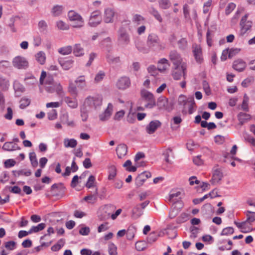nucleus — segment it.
<instances>
[{"instance_id":"obj_1","label":"nucleus","mask_w":255,"mask_h":255,"mask_svg":"<svg viewBox=\"0 0 255 255\" xmlns=\"http://www.w3.org/2000/svg\"><path fill=\"white\" fill-rule=\"evenodd\" d=\"M178 103L183 106L182 113L184 114H192L195 111L196 104L193 97L187 98L185 95H181L178 98Z\"/></svg>"},{"instance_id":"obj_2","label":"nucleus","mask_w":255,"mask_h":255,"mask_svg":"<svg viewBox=\"0 0 255 255\" xmlns=\"http://www.w3.org/2000/svg\"><path fill=\"white\" fill-rule=\"evenodd\" d=\"M146 43L150 48L155 47L157 50H163L165 48V45L161 42L158 35L154 33L148 35Z\"/></svg>"},{"instance_id":"obj_3","label":"nucleus","mask_w":255,"mask_h":255,"mask_svg":"<svg viewBox=\"0 0 255 255\" xmlns=\"http://www.w3.org/2000/svg\"><path fill=\"white\" fill-rule=\"evenodd\" d=\"M68 16L71 22V25L75 28H80L84 25V19L79 13L74 10L68 12Z\"/></svg>"},{"instance_id":"obj_4","label":"nucleus","mask_w":255,"mask_h":255,"mask_svg":"<svg viewBox=\"0 0 255 255\" xmlns=\"http://www.w3.org/2000/svg\"><path fill=\"white\" fill-rule=\"evenodd\" d=\"M140 96L141 99L147 103L145 108L151 109L156 106L155 98L152 93L143 89L140 91Z\"/></svg>"},{"instance_id":"obj_5","label":"nucleus","mask_w":255,"mask_h":255,"mask_svg":"<svg viewBox=\"0 0 255 255\" xmlns=\"http://www.w3.org/2000/svg\"><path fill=\"white\" fill-rule=\"evenodd\" d=\"M173 78L175 80H179L183 76V79L187 77V65H182L179 67H173L171 72Z\"/></svg>"},{"instance_id":"obj_6","label":"nucleus","mask_w":255,"mask_h":255,"mask_svg":"<svg viewBox=\"0 0 255 255\" xmlns=\"http://www.w3.org/2000/svg\"><path fill=\"white\" fill-rule=\"evenodd\" d=\"M169 58L173 64V67H179L182 65H187L185 62L183 61L180 54L176 51H171L169 54Z\"/></svg>"},{"instance_id":"obj_7","label":"nucleus","mask_w":255,"mask_h":255,"mask_svg":"<svg viewBox=\"0 0 255 255\" xmlns=\"http://www.w3.org/2000/svg\"><path fill=\"white\" fill-rule=\"evenodd\" d=\"M103 98L101 95H96L95 96H89L85 100V104L95 109L100 107L102 104Z\"/></svg>"},{"instance_id":"obj_8","label":"nucleus","mask_w":255,"mask_h":255,"mask_svg":"<svg viewBox=\"0 0 255 255\" xmlns=\"http://www.w3.org/2000/svg\"><path fill=\"white\" fill-rule=\"evenodd\" d=\"M118 42L122 45H127L130 42V37L127 31L122 28L119 31Z\"/></svg>"},{"instance_id":"obj_9","label":"nucleus","mask_w":255,"mask_h":255,"mask_svg":"<svg viewBox=\"0 0 255 255\" xmlns=\"http://www.w3.org/2000/svg\"><path fill=\"white\" fill-rule=\"evenodd\" d=\"M13 66L19 69H26L28 66V62L23 57L18 56L12 60Z\"/></svg>"},{"instance_id":"obj_10","label":"nucleus","mask_w":255,"mask_h":255,"mask_svg":"<svg viewBox=\"0 0 255 255\" xmlns=\"http://www.w3.org/2000/svg\"><path fill=\"white\" fill-rule=\"evenodd\" d=\"M101 21V13L100 10H97L91 13L89 20V24L91 26L95 27L99 24Z\"/></svg>"},{"instance_id":"obj_11","label":"nucleus","mask_w":255,"mask_h":255,"mask_svg":"<svg viewBox=\"0 0 255 255\" xmlns=\"http://www.w3.org/2000/svg\"><path fill=\"white\" fill-rule=\"evenodd\" d=\"M157 106L160 110H165L169 111L172 109L171 103H169L168 99L163 96L158 98Z\"/></svg>"},{"instance_id":"obj_12","label":"nucleus","mask_w":255,"mask_h":255,"mask_svg":"<svg viewBox=\"0 0 255 255\" xmlns=\"http://www.w3.org/2000/svg\"><path fill=\"white\" fill-rule=\"evenodd\" d=\"M248 15L246 14L242 17L240 22L241 26V33L242 35L245 34L252 26V22L251 21H247Z\"/></svg>"},{"instance_id":"obj_13","label":"nucleus","mask_w":255,"mask_h":255,"mask_svg":"<svg viewBox=\"0 0 255 255\" xmlns=\"http://www.w3.org/2000/svg\"><path fill=\"white\" fill-rule=\"evenodd\" d=\"M183 203L181 201H178L172 205V209L169 213V217L170 219H173L178 215L179 210L183 207Z\"/></svg>"},{"instance_id":"obj_14","label":"nucleus","mask_w":255,"mask_h":255,"mask_svg":"<svg viewBox=\"0 0 255 255\" xmlns=\"http://www.w3.org/2000/svg\"><path fill=\"white\" fill-rule=\"evenodd\" d=\"M46 90L49 93H53L55 92L59 96L63 94L64 91L62 86L59 83H55L53 86H47Z\"/></svg>"},{"instance_id":"obj_15","label":"nucleus","mask_w":255,"mask_h":255,"mask_svg":"<svg viewBox=\"0 0 255 255\" xmlns=\"http://www.w3.org/2000/svg\"><path fill=\"white\" fill-rule=\"evenodd\" d=\"M130 81L127 77H122L120 78L116 84L117 88L119 89L124 90L129 87Z\"/></svg>"},{"instance_id":"obj_16","label":"nucleus","mask_w":255,"mask_h":255,"mask_svg":"<svg viewBox=\"0 0 255 255\" xmlns=\"http://www.w3.org/2000/svg\"><path fill=\"white\" fill-rule=\"evenodd\" d=\"M113 106L109 103L105 112L99 115L100 120L102 121L107 120L111 116L113 112Z\"/></svg>"},{"instance_id":"obj_17","label":"nucleus","mask_w":255,"mask_h":255,"mask_svg":"<svg viewBox=\"0 0 255 255\" xmlns=\"http://www.w3.org/2000/svg\"><path fill=\"white\" fill-rule=\"evenodd\" d=\"M160 126L161 123L158 121H151L146 127V132L149 134H152L154 133Z\"/></svg>"},{"instance_id":"obj_18","label":"nucleus","mask_w":255,"mask_h":255,"mask_svg":"<svg viewBox=\"0 0 255 255\" xmlns=\"http://www.w3.org/2000/svg\"><path fill=\"white\" fill-rule=\"evenodd\" d=\"M194 56L197 62L201 63L203 60L202 49L200 46L195 45L193 47Z\"/></svg>"},{"instance_id":"obj_19","label":"nucleus","mask_w":255,"mask_h":255,"mask_svg":"<svg viewBox=\"0 0 255 255\" xmlns=\"http://www.w3.org/2000/svg\"><path fill=\"white\" fill-rule=\"evenodd\" d=\"M223 174L221 170L218 168L213 169V176L211 180L213 184L218 183L222 178Z\"/></svg>"},{"instance_id":"obj_20","label":"nucleus","mask_w":255,"mask_h":255,"mask_svg":"<svg viewBox=\"0 0 255 255\" xmlns=\"http://www.w3.org/2000/svg\"><path fill=\"white\" fill-rule=\"evenodd\" d=\"M115 12L111 8H108L105 9L104 16V21L106 23L112 22Z\"/></svg>"},{"instance_id":"obj_21","label":"nucleus","mask_w":255,"mask_h":255,"mask_svg":"<svg viewBox=\"0 0 255 255\" xmlns=\"http://www.w3.org/2000/svg\"><path fill=\"white\" fill-rule=\"evenodd\" d=\"M128 147L125 144H119L116 148V152L119 158L124 157L127 153Z\"/></svg>"},{"instance_id":"obj_22","label":"nucleus","mask_w":255,"mask_h":255,"mask_svg":"<svg viewBox=\"0 0 255 255\" xmlns=\"http://www.w3.org/2000/svg\"><path fill=\"white\" fill-rule=\"evenodd\" d=\"M246 67V62L242 59H239L234 62L233 67L238 71H243Z\"/></svg>"},{"instance_id":"obj_23","label":"nucleus","mask_w":255,"mask_h":255,"mask_svg":"<svg viewBox=\"0 0 255 255\" xmlns=\"http://www.w3.org/2000/svg\"><path fill=\"white\" fill-rule=\"evenodd\" d=\"M2 148L4 150L8 151L20 149V147H18V145L13 142H5L3 145Z\"/></svg>"},{"instance_id":"obj_24","label":"nucleus","mask_w":255,"mask_h":255,"mask_svg":"<svg viewBox=\"0 0 255 255\" xmlns=\"http://www.w3.org/2000/svg\"><path fill=\"white\" fill-rule=\"evenodd\" d=\"M157 66L159 71H165L169 67L168 60L165 58L161 59L158 62Z\"/></svg>"},{"instance_id":"obj_25","label":"nucleus","mask_w":255,"mask_h":255,"mask_svg":"<svg viewBox=\"0 0 255 255\" xmlns=\"http://www.w3.org/2000/svg\"><path fill=\"white\" fill-rule=\"evenodd\" d=\"M251 119V116L248 114L241 112L238 115V119L241 125L249 121Z\"/></svg>"},{"instance_id":"obj_26","label":"nucleus","mask_w":255,"mask_h":255,"mask_svg":"<svg viewBox=\"0 0 255 255\" xmlns=\"http://www.w3.org/2000/svg\"><path fill=\"white\" fill-rule=\"evenodd\" d=\"M77 141L74 138H68L64 139L63 144L66 148H74L77 145Z\"/></svg>"},{"instance_id":"obj_27","label":"nucleus","mask_w":255,"mask_h":255,"mask_svg":"<svg viewBox=\"0 0 255 255\" xmlns=\"http://www.w3.org/2000/svg\"><path fill=\"white\" fill-rule=\"evenodd\" d=\"M13 175L14 177H19L20 176H29L31 174V172L30 169H21L19 170H13Z\"/></svg>"},{"instance_id":"obj_28","label":"nucleus","mask_w":255,"mask_h":255,"mask_svg":"<svg viewBox=\"0 0 255 255\" xmlns=\"http://www.w3.org/2000/svg\"><path fill=\"white\" fill-rule=\"evenodd\" d=\"M143 214V211L139 205H136L132 210L131 217L134 219L139 218Z\"/></svg>"},{"instance_id":"obj_29","label":"nucleus","mask_w":255,"mask_h":255,"mask_svg":"<svg viewBox=\"0 0 255 255\" xmlns=\"http://www.w3.org/2000/svg\"><path fill=\"white\" fill-rule=\"evenodd\" d=\"M73 53L77 57L82 56L84 54V48L80 44H75L74 45Z\"/></svg>"},{"instance_id":"obj_30","label":"nucleus","mask_w":255,"mask_h":255,"mask_svg":"<svg viewBox=\"0 0 255 255\" xmlns=\"http://www.w3.org/2000/svg\"><path fill=\"white\" fill-rule=\"evenodd\" d=\"M64 102L71 108H76L78 106L77 101L76 99H72L69 97H66L64 99Z\"/></svg>"},{"instance_id":"obj_31","label":"nucleus","mask_w":255,"mask_h":255,"mask_svg":"<svg viewBox=\"0 0 255 255\" xmlns=\"http://www.w3.org/2000/svg\"><path fill=\"white\" fill-rule=\"evenodd\" d=\"M36 61L41 65L45 63L46 61V55L44 52L39 51L35 55Z\"/></svg>"},{"instance_id":"obj_32","label":"nucleus","mask_w":255,"mask_h":255,"mask_svg":"<svg viewBox=\"0 0 255 255\" xmlns=\"http://www.w3.org/2000/svg\"><path fill=\"white\" fill-rule=\"evenodd\" d=\"M132 21L137 25L142 23L145 21V18L141 15L138 14H133L132 15Z\"/></svg>"},{"instance_id":"obj_33","label":"nucleus","mask_w":255,"mask_h":255,"mask_svg":"<svg viewBox=\"0 0 255 255\" xmlns=\"http://www.w3.org/2000/svg\"><path fill=\"white\" fill-rule=\"evenodd\" d=\"M246 215L247 219L245 221L247 224H252L253 222L255 221V212L247 211L246 212Z\"/></svg>"},{"instance_id":"obj_34","label":"nucleus","mask_w":255,"mask_h":255,"mask_svg":"<svg viewBox=\"0 0 255 255\" xmlns=\"http://www.w3.org/2000/svg\"><path fill=\"white\" fill-rule=\"evenodd\" d=\"M77 86L80 88H84L86 86V83L84 76H79L75 81Z\"/></svg>"},{"instance_id":"obj_35","label":"nucleus","mask_w":255,"mask_h":255,"mask_svg":"<svg viewBox=\"0 0 255 255\" xmlns=\"http://www.w3.org/2000/svg\"><path fill=\"white\" fill-rule=\"evenodd\" d=\"M234 224L237 226V227L238 228L242 229L241 232L243 233H248V232L252 231V230L250 229V228H248V229L247 230V228H246L247 223L246 222V221L242 222L241 223L235 221Z\"/></svg>"},{"instance_id":"obj_36","label":"nucleus","mask_w":255,"mask_h":255,"mask_svg":"<svg viewBox=\"0 0 255 255\" xmlns=\"http://www.w3.org/2000/svg\"><path fill=\"white\" fill-rule=\"evenodd\" d=\"M46 227L45 224L41 223L39 224L37 226H32L29 230V233H37L43 230Z\"/></svg>"},{"instance_id":"obj_37","label":"nucleus","mask_w":255,"mask_h":255,"mask_svg":"<svg viewBox=\"0 0 255 255\" xmlns=\"http://www.w3.org/2000/svg\"><path fill=\"white\" fill-rule=\"evenodd\" d=\"M136 231V230L134 227H129L127 232V239L129 240H132L134 237Z\"/></svg>"},{"instance_id":"obj_38","label":"nucleus","mask_w":255,"mask_h":255,"mask_svg":"<svg viewBox=\"0 0 255 255\" xmlns=\"http://www.w3.org/2000/svg\"><path fill=\"white\" fill-rule=\"evenodd\" d=\"M72 47L71 46L68 45L60 48L58 49V52L63 55H68L71 53Z\"/></svg>"},{"instance_id":"obj_39","label":"nucleus","mask_w":255,"mask_h":255,"mask_svg":"<svg viewBox=\"0 0 255 255\" xmlns=\"http://www.w3.org/2000/svg\"><path fill=\"white\" fill-rule=\"evenodd\" d=\"M98 194L97 189L96 190L95 195H90L84 197V200L89 203L94 204L97 201V194Z\"/></svg>"},{"instance_id":"obj_40","label":"nucleus","mask_w":255,"mask_h":255,"mask_svg":"<svg viewBox=\"0 0 255 255\" xmlns=\"http://www.w3.org/2000/svg\"><path fill=\"white\" fill-rule=\"evenodd\" d=\"M88 173V171L86 172L83 173L79 177L77 175H75L73 178H72V180L71 181V186L72 187H75L77 186L79 178L81 179L82 178H85L86 176V174Z\"/></svg>"},{"instance_id":"obj_41","label":"nucleus","mask_w":255,"mask_h":255,"mask_svg":"<svg viewBox=\"0 0 255 255\" xmlns=\"http://www.w3.org/2000/svg\"><path fill=\"white\" fill-rule=\"evenodd\" d=\"M106 58L107 61L110 63H118L120 61V57H114L110 53L107 54Z\"/></svg>"},{"instance_id":"obj_42","label":"nucleus","mask_w":255,"mask_h":255,"mask_svg":"<svg viewBox=\"0 0 255 255\" xmlns=\"http://www.w3.org/2000/svg\"><path fill=\"white\" fill-rule=\"evenodd\" d=\"M109 180H113L117 175V169L114 165L111 166L109 168Z\"/></svg>"},{"instance_id":"obj_43","label":"nucleus","mask_w":255,"mask_h":255,"mask_svg":"<svg viewBox=\"0 0 255 255\" xmlns=\"http://www.w3.org/2000/svg\"><path fill=\"white\" fill-rule=\"evenodd\" d=\"M163 155L164 156V159L166 162L169 163H171V161L169 160V156H172L173 155L172 150L169 148L166 149L163 152Z\"/></svg>"},{"instance_id":"obj_44","label":"nucleus","mask_w":255,"mask_h":255,"mask_svg":"<svg viewBox=\"0 0 255 255\" xmlns=\"http://www.w3.org/2000/svg\"><path fill=\"white\" fill-rule=\"evenodd\" d=\"M146 247V244L143 241H138L135 244V249L138 251L144 250Z\"/></svg>"},{"instance_id":"obj_45","label":"nucleus","mask_w":255,"mask_h":255,"mask_svg":"<svg viewBox=\"0 0 255 255\" xmlns=\"http://www.w3.org/2000/svg\"><path fill=\"white\" fill-rule=\"evenodd\" d=\"M59 63L64 70H67L72 67L73 62L71 60H67L64 62L60 61Z\"/></svg>"},{"instance_id":"obj_46","label":"nucleus","mask_w":255,"mask_h":255,"mask_svg":"<svg viewBox=\"0 0 255 255\" xmlns=\"http://www.w3.org/2000/svg\"><path fill=\"white\" fill-rule=\"evenodd\" d=\"M249 98L246 94L244 96L243 101L242 104V109L245 111L248 112L249 111L248 103Z\"/></svg>"},{"instance_id":"obj_47","label":"nucleus","mask_w":255,"mask_h":255,"mask_svg":"<svg viewBox=\"0 0 255 255\" xmlns=\"http://www.w3.org/2000/svg\"><path fill=\"white\" fill-rule=\"evenodd\" d=\"M29 159L32 167L35 168L38 165V162L36 158V154L34 152H31L29 154Z\"/></svg>"},{"instance_id":"obj_48","label":"nucleus","mask_w":255,"mask_h":255,"mask_svg":"<svg viewBox=\"0 0 255 255\" xmlns=\"http://www.w3.org/2000/svg\"><path fill=\"white\" fill-rule=\"evenodd\" d=\"M19 107L20 109H23L29 105L30 103V99L26 98H22L21 99L20 102Z\"/></svg>"},{"instance_id":"obj_49","label":"nucleus","mask_w":255,"mask_h":255,"mask_svg":"<svg viewBox=\"0 0 255 255\" xmlns=\"http://www.w3.org/2000/svg\"><path fill=\"white\" fill-rule=\"evenodd\" d=\"M233 51L234 50H230L229 51L228 49L224 50L221 56V60L224 61L227 59V57L229 58L233 56L232 54Z\"/></svg>"},{"instance_id":"obj_50","label":"nucleus","mask_w":255,"mask_h":255,"mask_svg":"<svg viewBox=\"0 0 255 255\" xmlns=\"http://www.w3.org/2000/svg\"><path fill=\"white\" fill-rule=\"evenodd\" d=\"M68 92L70 93L71 95L77 96V87L72 81H70L68 88Z\"/></svg>"},{"instance_id":"obj_51","label":"nucleus","mask_w":255,"mask_h":255,"mask_svg":"<svg viewBox=\"0 0 255 255\" xmlns=\"http://www.w3.org/2000/svg\"><path fill=\"white\" fill-rule=\"evenodd\" d=\"M189 219V215L185 213H182L177 218V222L182 223L186 222Z\"/></svg>"},{"instance_id":"obj_52","label":"nucleus","mask_w":255,"mask_h":255,"mask_svg":"<svg viewBox=\"0 0 255 255\" xmlns=\"http://www.w3.org/2000/svg\"><path fill=\"white\" fill-rule=\"evenodd\" d=\"M124 166L129 172H134L136 170L135 167L131 166V161L130 160H127L124 164Z\"/></svg>"},{"instance_id":"obj_53","label":"nucleus","mask_w":255,"mask_h":255,"mask_svg":"<svg viewBox=\"0 0 255 255\" xmlns=\"http://www.w3.org/2000/svg\"><path fill=\"white\" fill-rule=\"evenodd\" d=\"M56 25L59 29L62 30H68L69 28V25L62 20L58 21Z\"/></svg>"},{"instance_id":"obj_54","label":"nucleus","mask_w":255,"mask_h":255,"mask_svg":"<svg viewBox=\"0 0 255 255\" xmlns=\"http://www.w3.org/2000/svg\"><path fill=\"white\" fill-rule=\"evenodd\" d=\"M158 2L159 7L162 9H167L170 5L169 0H159Z\"/></svg>"},{"instance_id":"obj_55","label":"nucleus","mask_w":255,"mask_h":255,"mask_svg":"<svg viewBox=\"0 0 255 255\" xmlns=\"http://www.w3.org/2000/svg\"><path fill=\"white\" fill-rule=\"evenodd\" d=\"M95 177L93 175H90L88 178V179L86 184V186L88 188H91L94 186V184L95 183Z\"/></svg>"},{"instance_id":"obj_56","label":"nucleus","mask_w":255,"mask_h":255,"mask_svg":"<svg viewBox=\"0 0 255 255\" xmlns=\"http://www.w3.org/2000/svg\"><path fill=\"white\" fill-rule=\"evenodd\" d=\"M63 8L61 6L56 5L53 7L52 13L54 16H58L61 14Z\"/></svg>"},{"instance_id":"obj_57","label":"nucleus","mask_w":255,"mask_h":255,"mask_svg":"<svg viewBox=\"0 0 255 255\" xmlns=\"http://www.w3.org/2000/svg\"><path fill=\"white\" fill-rule=\"evenodd\" d=\"M143 175L140 174L135 179V184L138 187L141 186L146 180Z\"/></svg>"},{"instance_id":"obj_58","label":"nucleus","mask_w":255,"mask_h":255,"mask_svg":"<svg viewBox=\"0 0 255 255\" xmlns=\"http://www.w3.org/2000/svg\"><path fill=\"white\" fill-rule=\"evenodd\" d=\"M234 228L231 227H227L224 228L221 233V235L222 236H228L230 235H232L234 233Z\"/></svg>"},{"instance_id":"obj_59","label":"nucleus","mask_w":255,"mask_h":255,"mask_svg":"<svg viewBox=\"0 0 255 255\" xmlns=\"http://www.w3.org/2000/svg\"><path fill=\"white\" fill-rule=\"evenodd\" d=\"M15 164L16 161L13 159H9L4 161V166L6 168H8L14 166Z\"/></svg>"},{"instance_id":"obj_60","label":"nucleus","mask_w":255,"mask_h":255,"mask_svg":"<svg viewBox=\"0 0 255 255\" xmlns=\"http://www.w3.org/2000/svg\"><path fill=\"white\" fill-rule=\"evenodd\" d=\"M147 71L149 73L151 74V75L155 76L158 73V68H156V66L154 65H150L147 68Z\"/></svg>"},{"instance_id":"obj_61","label":"nucleus","mask_w":255,"mask_h":255,"mask_svg":"<svg viewBox=\"0 0 255 255\" xmlns=\"http://www.w3.org/2000/svg\"><path fill=\"white\" fill-rule=\"evenodd\" d=\"M136 47L142 53H147V50L146 47L144 46L143 43L141 42H138L135 44Z\"/></svg>"},{"instance_id":"obj_62","label":"nucleus","mask_w":255,"mask_h":255,"mask_svg":"<svg viewBox=\"0 0 255 255\" xmlns=\"http://www.w3.org/2000/svg\"><path fill=\"white\" fill-rule=\"evenodd\" d=\"M105 76V73L103 71H100L98 74L95 76L94 81L96 83H98L101 81Z\"/></svg>"},{"instance_id":"obj_63","label":"nucleus","mask_w":255,"mask_h":255,"mask_svg":"<svg viewBox=\"0 0 255 255\" xmlns=\"http://www.w3.org/2000/svg\"><path fill=\"white\" fill-rule=\"evenodd\" d=\"M48 119L49 120H54L57 118V112L56 110H52L47 114Z\"/></svg>"},{"instance_id":"obj_64","label":"nucleus","mask_w":255,"mask_h":255,"mask_svg":"<svg viewBox=\"0 0 255 255\" xmlns=\"http://www.w3.org/2000/svg\"><path fill=\"white\" fill-rule=\"evenodd\" d=\"M117 248L114 244H111L109 246V254L110 255H117Z\"/></svg>"}]
</instances>
